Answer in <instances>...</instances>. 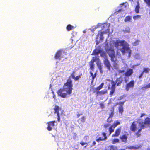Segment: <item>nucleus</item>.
I'll list each match as a JSON object with an SVG mask.
<instances>
[{
    "instance_id": "nucleus-1",
    "label": "nucleus",
    "mask_w": 150,
    "mask_h": 150,
    "mask_svg": "<svg viewBox=\"0 0 150 150\" xmlns=\"http://www.w3.org/2000/svg\"><path fill=\"white\" fill-rule=\"evenodd\" d=\"M72 80L70 78L68 79L63 86V88H60L57 92V94H65L62 92L65 91L67 94H71L73 89V84Z\"/></svg>"
},
{
    "instance_id": "nucleus-2",
    "label": "nucleus",
    "mask_w": 150,
    "mask_h": 150,
    "mask_svg": "<svg viewBox=\"0 0 150 150\" xmlns=\"http://www.w3.org/2000/svg\"><path fill=\"white\" fill-rule=\"evenodd\" d=\"M66 52L63 50H61L57 51L56 53L54 58L56 59L61 60L62 58H65L66 56Z\"/></svg>"
},
{
    "instance_id": "nucleus-3",
    "label": "nucleus",
    "mask_w": 150,
    "mask_h": 150,
    "mask_svg": "<svg viewBox=\"0 0 150 150\" xmlns=\"http://www.w3.org/2000/svg\"><path fill=\"white\" fill-rule=\"evenodd\" d=\"M109 56L111 58V60L112 62H117V59L115 55L114 50L113 49L110 48L106 50Z\"/></svg>"
},
{
    "instance_id": "nucleus-4",
    "label": "nucleus",
    "mask_w": 150,
    "mask_h": 150,
    "mask_svg": "<svg viewBox=\"0 0 150 150\" xmlns=\"http://www.w3.org/2000/svg\"><path fill=\"white\" fill-rule=\"evenodd\" d=\"M122 46H123L122 48L120 50L122 54L124 55L125 53V51H127L129 54V56L130 57L131 53V50L129 47V45L126 42H125L124 44V45Z\"/></svg>"
},
{
    "instance_id": "nucleus-5",
    "label": "nucleus",
    "mask_w": 150,
    "mask_h": 150,
    "mask_svg": "<svg viewBox=\"0 0 150 150\" xmlns=\"http://www.w3.org/2000/svg\"><path fill=\"white\" fill-rule=\"evenodd\" d=\"M104 83H102L100 85L96 87V88H93V93H96V94H105L107 93V91H103L100 92H99V91L102 89L104 85Z\"/></svg>"
},
{
    "instance_id": "nucleus-6",
    "label": "nucleus",
    "mask_w": 150,
    "mask_h": 150,
    "mask_svg": "<svg viewBox=\"0 0 150 150\" xmlns=\"http://www.w3.org/2000/svg\"><path fill=\"white\" fill-rule=\"evenodd\" d=\"M99 58L97 56L93 57H92V59L90 62L89 63L90 69L92 71H93L94 69V63L96 60H99Z\"/></svg>"
},
{
    "instance_id": "nucleus-7",
    "label": "nucleus",
    "mask_w": 150,
    "mask_h": 150,
    "mask_svg": "<svg viewBox=\"0 0 150 150\" xmlns=\"http://www.w3.org/2000/svg\"><path fill=\"white\" fill-rule=\"evenodd\" d=\"M134 81L133 80L127 84L125 87L126 90L128 91L130 88H133L134 86Z\"/></svg>"
},
{
    "instance_id": "nucleus-8",
    "label": "nucleus",
    "mask_w": 150,
    "mask_h": 150,
    "mask_svg": "<svg viewBox=\"0 0 150 150\" xmlns=\"http://www.w3.org/2000/svg\"><path fill=\"white\" fill-rule=\"evenodd\" d=\"M139 124H141L139 126V129L138 130L137 132L135 133V135L137 137L141 136V134L140 132L141 131L142 129H144L145 128V126L144 124H141L140 122L139 123Z\"/></svg>"
},
{
    "instance_id": "nucleus-9",
    "label": "nucleus",
    "mask_w": 150,
    "mask_h": 150,
    "mask_svg": "<svg viewBox=\"0 0 150 150\" xmlns=\"http://www.w3.org/2000/svg\"><path fill=\"white\" fill-rule=\"evenodd\" d=\"M56 122L55 121H49L47 122L48 126L47 128L48 130L50 131L52 130V127L55 126V123Z\"/></svg>"
},
{
    "instance_id": "nucleus-10",
    "label": "nucleus",
    "mask_w": 150,
    "mask_h": 150,
    "mask_svg": "<svg viewBox=\"0 0 150 150\" xmlns=\"http://www.w3.org/2000/svg\"><path fill=\"white\" fill-rule=\"evenodd\" d=\"M125 41L124 40L119 41L117 40L114 43L115 46L117 48H118L119 46H121L124 45Z\"/></svg>"
},
{
    "instance_id": "nucleus-11",
    "label": "nucleus",
    "mask_w": 150,
    "mask_h": 150,
    "mask_svg": "<svg viewBox=\"0 0 150 150\" xmlns=\"http://www.w3.org/2000/svg\"><path fill=\"white\" fill-rule=\"evenodd\" d=\"M103 62L107 68V69L108 70L110 71L112 66L109 61L108 59V58H106L105 59Z\"/></svg>"
},
{
    "instance_id": "nucleus-12",
    "label": "nucleus",
    "mask_w": 150,
    "mask_h": 150,
    "mask_svg": "<svg viewBox=\"0 0 150 150\" xmlns=\"http://www.w3.org/2000/svg\"><path fill=\"white\" fill-rule=\"evenodd\" d=\"M102 137H99L98 138L96 139V141L99 142L100 141H104L107 139V136L106 135V133L104 132L102 133Z\"/></svg>"
},
{
    "instance_id": "nucleus-13",
    "label": "nucleus",
    "mask_w": 150,
    "mask_h": 150,
    "mask_svg": "<svg viewBox=\"0 0 150 150\" xmlns=\"http://www.w3.org/2000/svg\"><path fill=\"white\" fill-rule=\"evenodd\" d=\"M128 135V134L127 133V134H123L120 136V138L122 142L126 143L127 142Z\"/></svg>"
},
{
    "instance_id": "nucleus-14",
    "label": "nucleus",
    "mask_w": 150,
    "mask_h": 150,
    "mask_svg": "<svg viewBox=\"0 0 150 150\" xmlns=\"http://www.w3.org/2000/svg\"><path fill=\"white\" fill-rule=\"evenodd\" d=\"M130 130L133 132H135L137 129L136 124L135 121H134L132 123L130 127Z\"/></svg>"
},
{
    "instance_id": "nucleus-15",
    "label": "nucleus",
    "mask_w": 150,
    "mask_h": 150,
    "mask_svg": "<svg viewBox=\"0 0 150 150\" xmlns=\"http://www.w3.org/2000/svg\"><path fill=\"white\" fill-rule=\"evenodd\" d=\"M121 127L117 129L115 131V133L112 135V137H115L118 136L120 133Z\"/></svg>"
},
{
    "instance_id": "nucleus-16",
    "label": "nucleus",
    "mask_w": 150,
    "mask_h": 150,
    "mask_svg": "<svg viewBox=\"0 0 150 150\" xmlns=\"http://www.w3.org/2000/svg\"><path fill=\"white\" fill-rule=\"evenodd\" d=\"M133 73V70L132 69H129L127 70L125 73V75L128 77L130 76Z\"/></svg>"
},
{
    "instance_id": "nucleus-17",
    "label": "nucleus",
    "mask_w": 150,
    "mask_h": 150,
    "mask_svg": "<svg viewBox=\"0 0 150 150\" xmlns=\"http://www.w3.org/2000/svg\"><path fill=\"white\" fill-rule=\"evenodd\" d=\"M142 124H144V125H146L148 126L150 125V118L147 117L144 119V124H143V122H142Z\"/></svg>"
},
{
    "instance_id": "nucleus-18",
    "label": "nucleus",
    "mask_w": 150,
    "mask_h": 150,
    "mask_svg": "<svg viewBox=\"0 0 150 150\" xmlns=\"http://www.w3.org/2000/svg\"><path fill=\"white\" fill-rule=\"evenodd\" d=\"M109 25L107 24V23H104L102 27V30H105V31H107L108 30H109Z\"/></svg>"
},
{
    "instance_id": "nucleus-19",
    "label": "nucleus",
    "mask_w": 150,
    "mask_h": 150,
    "mask_svg": "<svg viewBox=\"0 0 150 150\" xmlns=\"http://www.w3.org/2000/svg\"><path fill=\"white\" fill-rule=\"evenodd\" d=\"M101 52V50L96 48L93 51L91 55H97Z\"/></svg>"
},
{
    "instance_id": "nucleus-20",
    "label": "nucleus",
    "mask_w": 150,
    "mask_h": 150,
    "mask_svg": "<svg viewBox=\"0 0 150 150\" xmlns=\"http://www.w3.org/2000/svg\"><path fill=\"white\" fill-rule=\"evenodd\" d=\"M105 33L104 32L99 31L98 34L97 35L96 39H97L99 35L100 36V38L101 40H102L104 39V37L103 36V34Z\"/></svg>"
},
{
    "instance_id": "nucleus-21",
    "label": "nucleus",
    "mask_w": 150,
    "mask_h": 150,
    "mask_svg": "<svg viewBox=\"0 0 150 150\" xmlns=\"http://www.w3.org/2000/svg\"><path fill=\"white\" fill-rule=\"evenodd\" d=\"M86 117L85 116H83L81 118L77 120V122L79 123H83L85 122L86 120Z\"/></svg>"
},
{
    "instance_id": "nucleus-22",
    "label": "nucleus",
    "mask_w": 150,
    "mask_h": 150,
    "mask_svg": "<svg viewBox=\"0 0 150 150\" xmlns=\"http://www.w3.org/2000/svg\"><path fill=\"white\" fill-rule=\"evenodd\" d=\"M74 27L69 24L66 27V29L67 31H70L74 28Z\"/></svg>"
},
{
    "instance_id": "nucleus-23",
    "label": "nucleus",
    "mask_w": 150,
    "mask_h": 150,
    "mask_svg": "<svg viewBox=\"0 0 150 150\" xmlns=\"http://www.w3.org/2000/svg\"><path fill=\"white\" fill-rule=\"evenodd\" d=\"M150 88V83L144 85L141 87V89L142 90H145L147 89Z\"/></svg>"
},
{
    "instance_id": "nucleus-24",
    "label": "nucleus",
    "mask_w": 150,
    "mask_h": 150,
    "mask_svg": "<svg viewBox=\"0 0 150 150\" xmlns=\"http://www.w3.org/2000/svg\"><path fill=\"white\" fill-rule=\"evenodd\" d=\"M139 147L138 145L135 146H130L126 148V149H130L136 150L138 149Z\"/></svg>"
},
{
    "instance_id": "nucleus-25",
    "label": "nucleus",
    "mask_w": 150,
    "mask_h": 150,
    "mask_svg": "<svg viewBox=\"0 0 150 150\" xmlns=\"http://www.w3.org/2000/svg\"><path fill=\"white\" fill-rule=\"evenodd\" d=\"M122 104L118 108L119 112L120 113L122 114L123 112V105L124 104L122 103H121Z\"/></svg>"
},
{
    "instance_id": "nucleus-26",
    "label": "nucleus",
    "mask_w": 150,
    "mask_h": 150,
    "mask_svg": "<svg viewBox=\"0 0 150 150\" xmlns=\"http://www.w3.org/2000/svg\"><path fill=\"white\" fill-rule=\"evenodd\" d=\"M54 113H56L57 114H59V107L58 105H55V108H54Z\"/></svg>"
},
{
    "instance_id": "nucleus-27",
    "label": "nucleus",
    "mask_w": 150,
    "mask_h": 150,
    "mask_svg": "<svg viewBox=\"0 0 150 150\" xmlns=\"http://www.w3.org/2000/svg\"><path fill=\"white\" fill-rule=\"evenodd\" d=\"M122 82V80L120 78H117L116 81V83L117 86L120 84Z\"/></svg>"
},
{
    "instance_id": "nucleus-28",
    "label": "nucleus",
    "mask_w": 150,
    "mask_h": 150,
    "mask_svg": "<svg viewBox=\"0 0 150 150\" xmlns=\"http://www.w3.org/2000/svg\"><path fill=\"white\" fill-rule=\"evenodd\" d=\"M150 71V69L148 68H144L143 69L142 72L144 73H149V71Z\"/></svg>"
},
{
    "instance_id": "nucleus-29",
    "label": "nucleus",
    "mask_w": 150,
    "mask_h": 150,
    "mask_svg": "<svg viewBox=\"0 0 150 150\" xmlns=\"http://www.w3.org/2000/svg\"><path fill=\"white\" fill-rule=\"evenodd\" d=\"M114 128H113V127L111 125L110 127L109 128V135H110L111 133L113 132L114 131Z\"/></svg>"
},
{
    "instance_id": "nucleus-30",
    "label": "nucleus",
    "mask_w": 150,
    "mask_h": 150,
    "mask_svg": "<svg viewBox=\"0 0 150 150\" xmlns=\"http://www.w3.org/2000/svg\"><path fill=\"white\" fill-rule=\"evenodd\" d=\"M131 19V16H128L125 18L124 21L125 22H128Z\"/></svg>"
},
{
    "instance_id": "nucleus-31",
    "label": "nucleus",
    "mask_w": 150,
    "mask_h": 150,
    "mask_svg": "<svg viewBox=\"0 0 150 150\" xmlns=\"http://www.w3.org/2000/svg\"><path fill=\"white\" fill-rule=\"evenodd\" d=\"M97 66L98 67V68L100 71V72L101 73H102L103 71H102V65L100 63H97Z\"/></svg>"
},
{
    "instance_id": "nucleus-32",
    "label": "nucleus",
    "mask_w": 150,
    "mask_h": 150,
    "mask_svg": "<svg viewBox=\"0 0 150 150\" xmlns=\"http://www.w3.org/2000/svg\"><path fill=\"white\" fill-rule=\"evenodd\" d=\"M90 74H91V76H92V81H93L95 78L96 76V73H95L94 74H93L92 72H90Z\"/></svg>"
},
{
    "instance_id": "nucleus-33",
    "label": "nucleus",
    "mask_w": 150,
    "mask_h": 150,
    "mask_svg": "<svg viewBox=\"0 0 150 150\" xmlns=\"http://www.w3.org/2000/svg\"><path fill=\"white\" fill-rule=\"evenodd\" d=\"M139 8H140V7L139 6V4H138L136 6L135 8V11L137 13H139Z\"/></svg>"
},
{
    "instance_id": "nucleus-34",
    "label": "nucleus",
    "mask_w": 150,
    "mask_h": 150,
    "mask_svg": "<svg viewBox=\"0 0 150 150\" xmlns=\"http://www.w3.org/2000/svg\"><path fill=\"white\" fill-rule=\"evenodd\" d=\"M120 123V122L117 121L115 122H114L112 125L113 127V128H115L117 125H119Z\"/></svg>"
},
{
    "instance_id": "nucleus-35",
    "label": "nucleus",
    "mask_w": 150,
    "mask_h": 150,
    "mask_svg": "<svg viewBox=\"0 0 150 150\" xmlns=\"http://www.w3.org/2000/svg\"><path fill=\"white\" fill-rule=\"evenodd\" d=\"M100 56L101 57L105 58V59L106 58H107L106 54L104 52H103L101 53L100 54Z\"/></svg>"
},
{
    "instance_id": "nucleus-36",
    "label": "nucleus",
    "mask_w": 150,
    "mask_h": 150,
    "mask_svg": "<svg viewBox=\"0 0 150 150\" xmlns=\"http://www.w3.org/2000/svg\"><path fill=\"white\" fill-rule=\"evenodd\" d=\"M144 2L146 3L148 7H150V0H144Z\"/></svg>"
},
{
    "instance_id": "nucleus-37",
    "label": "nucleus",
    "mask_w": 150,
    "mask_h": 150,
    "mask_svg": "<svg viewBox=\"0 0 150 150\" xmlns=\"http://www.w3.org/2000/svg\"><path fill=\"white\" fill-rule=\"evenodd\" d=\"M141 16L140 15H137L133 16V18L134 20L138 19L140 18Z\"/></svg>"
},
{
    "instance_id": "nucleus-38",
    "label": "nucleus",
    "mask_w": 150,
    "mask_h": 150,
    "mask_svg": "<svg viewBox=\"0 0 150 150\" xmlns=\"http://www.w3.org/2000/svg\"><path fill=\"white\" fill-rule=\"evenodd\" d=\"M123 31L125 33H129L130 32V29L128 27H127Z\"/></svg>"
},
{
    "instance_id": "nucleus-39",
    "label": "nucleus",
    "mask_w": 150,
    "mask_h": 150,
    "mask_svg": "<svg viewBox=\"0 0 150 150\" xmlns=\"http://www.w3.org/2000/svg\"><path fill=\"white\" fill-rule=\"evenodd\" d=\"M119 139H115L112 140V143L114 144L119 142Z\"/></svg>"
},
{
    "instance_id": "nucleus-40",
    "label": "nucleus",
    "mask_w": 150,
    "mask_h": 150,
    "mask_svg": "<svg viewBox=\"0 0 150 150\" xmlns=\"http://www.w3.org/2000/svg\"><path fill=\"white\" fill-rule=\"evenodd\" d=\"M82 75V74H81L80 75L77 76L76 77H75L74 80L75 81H76L79 80L81 76Z\"/></svg>"
},
{
    "instance_id": "nucleus-41",
    "label": "nucleus",
    "mask_w": 150,
    "mask_h": 150,
    "mask_svg": "<svg viewBox=\"0 0 150 150\" xmlns=\"http://www.w3.org/2000/svg\"><path fill=\"white\" fill-rule=\"evenodd\" d=\"M113 115H114V112H111L109 115V117L107 119V121L108 122H109L108 120H109L110 118H112V117L113 116Z\"/></svg>"
},
{
    "instance_id": "nucleus-42",
    "label": "nucleus",
    "mask_w": 150,
    "mask_h": 150,
    "mask_svg": "<svg viewBox=\"0 0 150 150\" xmlns=\"http://www.w3.org/2000/svg\"><path fill=\"white\" fill-rule=\"evenodd\" d=\"M116 62H113L114 63L113 64V67H114L115 69H117L118 68V64L116 63Z\"/></svg>"
},
{
    "instance_id": "nucleus-43",
    "label": "nucleus",
    "mask_w": 150,
    "mask_h": 150,
    "mask_svg": "<svg viewBox=\"0 0 150 150\" xmlns=\"http://www.w3.org/2000/svg\"><path fill=\"white\" fill-rule=\"evenodd\" d=\"M75 73V71H73L71 74V76L72 77V78L74 79L75 77L74 75V74Z\"/></svg>"
},
{
    "instance_id": "nucleus-44",
    "label": "nucleus",
    "mask_w": 150,
    "mask_h": 150,
    "mask_svg": "<svg viewBox=\"0 0 150 150\" xmlns=\"http://www.w3.org/2000/svg\"><path fill=\"white\" fill-rule=\"evenodd\" d=\"M101 108L103 109L105 107L104 104L103 103H100L99 104Z\"/></svg>"
},
{
    "instance_id": "nucleus-45",
    "label": "nucleus",
    "mask_w": 150,
    "mask_h": 150,
    "mask_svg": "<svg viewBox=\"0 0 150 150\" xmlns=\"http://www.w3.org/2000/svg\"><path fill=\"white\" fill-rule=\"evenodd\" d=\"M123 103V104H124V102H119V103L117 102L115 103V105H114L113 106L115 107L117 105H120H120H121L122 104L121 103Z\"/></svg>"
},
{
    "instance_id": "nucleus-46",
    "label": "nucleus",
    "mask_w": 150,
    "mask_h": 150,
    "mask_svg": "<svg viewBox=\"0 0 150 150\" xmlns=\"http://www.w3.org/2000/svg\"><path fill=\"white\" fill-rule=\"evenodd\" d=\"M67 94H58L59 96H60L61 97L63 98H65L66 97V96Z\"/></svg>"
},
{
    "instance_id": "nucleus-47",
    "label": "nucleus",
    "mask_w": 150,
    "mask_h": 150,
    "mask_svg": "<svg viewBox=\"0 0 150 150\" xmlns=\"http://www.w3.org/2000/svg\"><path fill=\"white\" fill-rule=\"evenodd\" d=\"M110 125V124H105L104 125V127L105 128H108Z\"/></svg>"
},
{
    "instance_id": "nucleus-48",
    "label": "nucleus",
    "mask_w": 150,
    "mask_h": 150,
    "mask_svg": "<svg viewBox=\"0 0 150 150\" xmlns=\"http://www.w3.org/2000/svg\"><path fill=\"white\" fill-rule=\"evenodd\" d=\"M80 144L81 145V146H83L86 144H87V143L81 141V142H80Z\"/></svg>"
},
{
    "instance_id": "nucleus-49",
    "label": "nucleus",
    "mask_w": 150,
    "mask_h": 150,
    "mask_svg": "<svg viewBox=\"0 0 150 150\" xmlns=\"http://www.w3.org/2000/svg\"><path fill=\"white\" fill-rule=\"evenodd\" d=\"M57 121L58 122H59L60 121V114H57Z\"/></svg>"
},
{
    "instance_id": "nucleus-50",
    "label": "nucleus",
    "mask_w": 150,
    "mask_h": 150,
    "mask_svg": "<svg viewBox=\"0 0 150 150\" xmlns=\"http://www.w3.org/2000/svg\"><path fill=\"white\" fill-rule=\"evenodd\" d=\"M115 89H111V91L110 92V94H113L115 91Z\"/></svg>"
},
{
    "instance_id": "nucleus-51",
    "label": "nucleus",
    "mask_w": 150,
    "mask_h": 150,
    "mask_svg": "<svg viewBox=\"0 0 150 150\" xmlns=\"http://www.w3.org/2000/svg\"><path fill=\"white\" fill-rule=\"evenodd\" d=\"M82 114H83L82 113H80V114H79V113L78 114L76 115L77 117V118H79L80 116L82 115Z\"/></svg>"
},
{
    "instance_id": "nucleus-52",
    "label": "nucleus",
    "mask_w": 150,
    "mask_h": 150,
    "mask_svg": "<svg viewBox=\"0 0 150 150\" xmlns=\"http://www.w3.org/2000/svg\"><path fill=\"white\" fill-rule=\"evenodd\" d=\"M143 72H142L141 73V74H140L138 76V78H141L142 77V76H143Z\"/></svg>"
},
{
    "instance_id": "nucleus-53",
    "label": "nucleus",
    "mask_w": 150,
    "mask_h": 150,
    "mask_svg": "<svg viewBox=\"0 0 150 150\" xmlns=\"http://www.w3.org/2000/svg\"><path fill=\"white\" fill-rule=\"evenodd\" d=\"M115 84H112V86L111 87V89H115Z\"/></svg>"
},
{
    "instance_id": "nucleus-54",
    "label": "nucleus",
    "mask_w": 150,
    "mask_h": 150,
    "mask_svg": "<svg viewBox=\"0 0 150 150\" xmlns=\"http://www.w3.org/2000/svg\"><path fill=\"white\" fill-rule=\"evenodd\" d=\"M114 107L113 106L112 107V109H111V110H110V111H111V112H114Z\"/></svg>"
},
{
    "instance_id": "nucleus-55",
    "label": "nucleus",
    "mask_w": 150,
    "mask_h": 150,
    "mask_svg": "<svg viewBox=\"0 0 150 150\" xmlns=\"http://www.w3.org/2000/svg\"><path fill=\"white\" fill-rule=\"evenodd\" d=\"M145 115V114L144 113H142L141 114V116H140V117H142L143 116H144Z\"/></svg>"
},
{
    "instance_id": "nucleus-56",
    "label": "nucleus",
    "mask_w": 150,
    "mask_h": 150,
    "mask_svg": "<svg viewBox=\"0 0 150 150\" xmlns=\"http://www.w3.org/2000/svg\"><path fill=\"white\" fill-rule=\"evenodd\" d=\"M96 144V142L94 141L93 142V143H92V146H94V145H95Z\"/></svg>"
},
{
    "instance_id": "nucleus-57",
    "label": "nucleus",
    "mask_w": 150,
    "mask_h": 150,
    "mask_svg": "<svg viewBox=\"0 0 150 150\" xmlns=\"http://www.w3.org/2000/svg\"><path fill=\"white\" fill-rule=\"evenodd\" d=\"M123 11L124 10H123L122 9H119L118 10V11Z\"/></svg>"
},
{
    "instance_id": "nucleus-58",
    "label": "nucleus",
    "mask_w": 150,
    "mask_h": 150,
    "mask_svg": "<svg viewBox=\"0 0 150 150\" xmlns=\"http://www.w3.org/2000/svg\"><path fill=\"white\" fill-rule=\"evenodd\" d=\"M53 98L54 99L55 98V94H53Z\"/></svg>"
},
{
    "instance_id": "nucleus-59",
    "label": "nucleus",
    "mask_w": 150,
    "mask_h": 150,
    "mask_svg": "<svg viewBox=\"0 0 150 150\" xmlns=\"http://www.w3.org/2000/svg\"><path fill=\"white\" fill-rule=\"evenodd\" d=\"M137 42L138 43V41H136L135 42L134 44H136Z\"/></svg>"
},
{
    "instance_id": "nucleus-60",
    "label": "nucleus",
    "mask_w": 150,
    "mask_h": 150,
    "mask_svg": "<svg viewBox=\"0 0 150 150\" xmlns=\"http://www.w3.org/2000/svg\"><path fill=\"white\" fill-rule=\"evenodd\" d=\"M51 87H52L51 85L50 84V88H51Z\"/></svg>"
},
{
    "instance_id": "nucleus-61",
    "label": "nucleus",
    "mask_w": 150,
    "mask_h": 150,
    "mask_svg": "<svg viewBox=\"0 0 150 150\" xmlns=\"http://www.w3.org/2000/svg\"><path fill=\"white\" fill-rule=\"evenodd\" d=\"M124 71H124V70H122V71H121V72H124Z\"/></svg>"
},
{
    "instance_id": "nucleus-62",
    "label": "nucleus",
    "mask_w": 150,
    "mask_h": 150,
    "mask_svg": "<svg viewBox=\"0 0 150 150\" xmlns=\"http://www.w3.org/2000/svg\"><path fill=\"white\" fill-rule=\"evenodd\" d=\"M52 93H53V94H54V92H53V91H52Z\"/></svg>"
},
{
    "instance_id": "nucleus-63",
    "label": "nucleus",
    "mask_w": 150,
    "mask_h": 150,
    "mask_svg": "<svg viewBox=\"0 0 150 150\" xmlns=\"http://www.w3.org/2000/svg\"><path fill=\"white\" fill-rule=\"evenodd\" d=\"M98 42H97L96 43V44H98Z\"/></svg>"
},
{
    "instance_id": "nucleus-64",
    "label": "nucleus",
    "mask_w": 150,
    "mask_h": 150,
    "mask_svg": "<svg viewBox=\"0 0 150 150\" xmlns=\"http://www.w3.org/2000/svg\"><path fill=\"white\" fill-rule=\"evenodd\" d=\"M148 150H150V148Z\"/></svg>"
}]
</instances>
